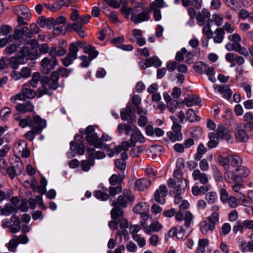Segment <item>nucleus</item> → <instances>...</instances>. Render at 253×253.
<instances>
[{
  "label": "nucleus",
  "mask_w": 253,
  "mask_h": 253,
  "mask_svg": "<svg viewBox=\"0 0 253 253\" xmlns=\"http://www.w3.org/2000/svg\"><path fill=\"white\" fill-rule=\"evenodd\" d=\"M228 46H230V47H228V51H229L233 50L235 51L245 57H248L249 55V50L245 47L242 46L241 44L233 48L231 47V45H228Z\"/></svg>",
  "instance_id": "cd10ccee"
},
{
  "label": "nucleus",
  "mask_w": 253,
  "mask_h": 253,
  "mask_svg": "<svg viewBox=\"0 0 253 253\" xmlns=\"http://www.w3.org/2000/svg\"><path fill=\"white\" fill-rule=\"evenodd\" d=\"M33 33L26 27L18 26L14 30V34L11 35L12 41H16L22 43V40L25 36L27 38L31 39L33 37Z\"/></svg>",
  "instance_id": "423d86ee"
},
{
  "label": "nucleus",
  "mask_w": 253,
  "mask_h": 253,
  "mask_svg": "<svg viewBox=\"0 0 253 253\" xmlns=\"http://www.w3.org/2000/svg\"><path fill=\"white\" fill-rule=\"evenodd\" d=\"M145 65L146 67L155 66L156 68L160 67L162 62L157 56H153L152 58H147Z\"/></svg>",
  "instance_id": "c85d7f7f"
},
{
  "label": "nucleus",
  "mask_w": 253,
  "mask_h": 253,
  "mask_svg": "<svg viewBox=\"0 0 253 253\" xmlns=\"http://www.w3.org/2000/svg\"><path fill=\"white\" fill-rule=\"evenodd\" d=\"M211 188V186L210 185H204L199 187L198 185L195 184L192 187L191 191L193 195L200 196L206 194Z\"/></svg>",
  "instance_id": "a211bd4d"
},
{
  "label": "nucleus",
  "mask_w": 253,
  "mask_h": 253,
  "mask_svg": "<svg viewBox=\"0 0 253 253\" xmlns=\"http://www.w3.org/2000/svg\"><path fill=\"white\" fill-rule=\"evenodd\" d=\"M18 56L24 58L26 56H28L31 59L34 58L33 55L30 53V48L27 46H24L21 48Z\"/></svg>",
  "instance_id": "5fc2aeb1"
},
{
  "label": "nucleus",
  "mask_w": 253,
  "mask_h": 253,
  "mask_svg": "<svg viewBox=\"0 0 253 253\" xmlns=\"http://www.w3.org/2000/svg\"><path fill=\"white\" fill-rule=\"evenodd\" d=\"M134 200V197L132 194L123 192L119 196L117 201H112V206H118L122 208H125L129 203H132Z\"/></svg>",
  "instance_id": "9d476101"
},
{
  "label": "nucleus",
  "mask_w": 253,
  "mask_h": 253,
  "mask_svg": "<svg viewBox=\"0 0 253 253\" xmlns=\"http://www.w3.org/2000/svg\"><path fill=\"white\" fill-rule=\"evenodd\" d=\"M187 119L190 122L199 121L200 118L196 115L194 111L192 109H189L187 113Z\"/></svg>",
  "instance_id": "603ef678"
},
{
  "label": "nucleus",
  "mask_w": 253,
  "mask_h": 253,
  "mask_svg": "<svg viewBox=\"0 0 253 253\" xmlns=\"http://www.w3.org/2000/svg\"><path fill=\"white\" fill-rule=\"evenodd\" d=\"M34 106L30 101H28L25 104H18L16 105V110L22 113L33 111Z\"/></svg>",
  "instance_id": "5701e85b"
},
{
  "label": "nucleus",
  "mask_w": 253,
  "mask_h": 253,
  "mask_svg": "<svg viewBox=\"0 0 253 253\" xmlns=\"http://www.w3.org/2000/svg\"><path fill=\"white\" fill-rule=\"evenodd\" d=\"M207 65L203 62H196L193 65V69L196 72L200 74H204L206 72Z\"/></svg>",
  "instance_id": "37998d69"
},
{
  "label": "nucleus",
  "mask_w": 253,
  "mask_h": 253,
  "mask_svg": "<svg viewBox=\"0 0 253 253\" xmlns=\"http://www.w3.org/2000/svg\"><path fill=\"white\" fill-rule=\"evenodd\" d=\"M127 159V154L126 152H123L121 154V159H117L115 162V167L121 170H123L126 169V160Z\"/></svg>",
  "instance_id": "b1692460"
},
{
  "label": "nucleus",
  "mask_w": 253,
  "mask_h": 253,
  "mask_svg": "<svg viewBox=\"0 0 253 253\" xmlns=\"http://www.w3.org/2000/svg\"><path fill=\"white\" fill-rule=\"evenodd\" d=\"M211 225H214L215 227V225L219 222V214L217 212H213L211 215L208 217V221Z\"/></svg>",
  "instance_id": "864d4df0"
},
{
  "label": "nucleus",
  "mask_w": 253,
  "mask_h": 253,
  "mask_svg": "<svg viewBox=\"0 0 253 253\" xmlns=\"http://www.w3.org/2000/svg\"><path fill=\"white\" fill-rule=\"evenodd\" d=\"M70 26V24L66 25L65 24L59 25L56 26V27L54 28V32H59L60 33L65 34Z\"/></svg>",
  "instance_id": "69168bd1"
},
{
  "label": "nucleus",
  "mask_w": 253,
  "mask_h": 253,
  "mask_svg": "<svg viewBox=\"0 0 253 253\" xmlns=\"http://www.w3.org/2000/svg\"><path fill=\"white\" fill-rule=\"evenodd\" d=\"M133 240L135 241L138 246L142 248L146 245V241L144 238H142L138 234H133L132 236Z\"/></svg>",
  "instance_id": "0e129e2a"
},
{
  "label": "nucleus",
  "mask_w": 253,
  "mask_h": 253,
  "mask_svg": "<svg viewBox=\"0 0 253 253\" xmlns=\"http://www.w3.org/2000/svg\"><path fill=\"white\" fill-rule=\"evenodd\" d=\"M165 6H168V5H164V1L163 0H155L150 3V8L149 9L151 10L159 9V8Z\"/></svg>",
  "instance_id": "8fccbe9b"
},
{
  "label": "nucleus",
  "mask_w": 253,
  "mask_h": 253,
  "mask_svg": "<svg viewBox=\"0 0 253 253\" xmlns=\"http://www.w3.org/2000/svg\"><path fill=\"white\" fill-rule=\"evenodd\" d=\"M164 98L165 100L167 102V108L168 110L173 113L176 108L178 107L179 103L176 100L171 99L170 96L167 93L164 94Z\"/></svg>",
  "instance_id": "6ab92c4d"
},
{
  "label": "nucleus",
  "mask_w": 253,
  "mask_h": 253,
  "mask_svg": "<svg viewBox=\"0 0 253 253\" xmlns=\"http://www.w3.org/2000/svg\"><path fill=\"white\" fill-rule=\"evenodd\" d=\"M122 190V184L117 185H111L109 189V196L115 197L117 194H119Z\"/></svg>",
  "instance_id": "de8ad7c7"
},
{
  "label": "nucleus",
  "mask_w": 253,
  "mask_h": 253,
  "mask_svg": "<svg viewBox=\"0 0 253 253\" xmlns=\"http://www.w3.org/2000/svg\"><path fill=\"white\" fill-rule=\"evenodd\" d=\"M200 99L195 96H190L186 97L183 103L187 107H191L193 105H197L200 103Z\"/></svg>",
  "instance_id": "473e14b6"
},
{
  "label": "nucleus",
  "mask_w": 253,
  "mask_h": 253,
  "mask_svg": "<svg viewBox=\"0 0 253 253\" xmlns=\"http://www.w3.org/2000/svg\"><path fill=\"white\" fill-rule=\"evenodd\" d=\"M229 161L232 166L238 167L241 166L243 160L241 157L238 155H229Z\"/></svg>",
  "instance_id": "a18cd8bd"
},
{
  "label": "nucleus",
  "mask_w": 253,
  "mask_h": 253,
  "mask_svg": "<svg viewBox=\"0 0 253 253\" xmlns=\"http://www.w3.org/2000/svg\"><path fill=\"white\" fill-rule=\"evenodd\" d=\"M202 32L207 37L208 39H211L213 36V32L211 31V26L209 23H207L204 26Z\"/></svg>",
  "instance_id": "680f3d73"
},
{
  "label": "nucleus",
  "mask_w": 253,
  "mask_h": 253,
  "mask_svg": "<svg viewBox=\"0 0 253 253\" xmlns=\"http://www.w3.org/2000/svg\"><path fill=\"white\" fill-rule=\"evenodd\" d=\"M125 176L122 174H113L110 177L109 181L111 185H117L121 184L122 182L124 180Z\"/></svg>",
  "instance_id": "c756f323"
},
{
  "label": "nucleus",
  "mask_w": 253,
  "mask_h": 253,
  "mask_svg": "<svg viewBox=\"0 0 253 253\" xmlns=\"http://www.w3.org/2000/svg\"><path fill=\"white\" fill-rule=\"evenodd\" d=\"M22 90L26 98L33 99L36 95L35 91L33 89H30L29 85L27 84H24L23 85Z\"/></svg>",
  "instance_id": "79ce46f5"
},
{
  "label": "nucleus",
  "mask_w": 253,
  "mask_h": 253,
  "mask_svg": "<svg viewBox=\"0 0 253 253\" xmlns=\"http://www.w3.org/2000/svg\"><path fill=\"white\" fill-rule=\"evenodd\" d=\"M231 174L234 175V182H239L249 175L250 170L246 167L241 166L233 170Z\"/></svg>",
  "instance_id": "f8f14e48"
},
{
  "label": "nucleus",
  "mask_w": 253,
  "mask_h": 253,
  "mask_svg": "<svg viewBox=\"0 0 253 253\" xmlns=\"http://www.w3.org/2000/svg\"><path fill=\"white\" fill-rule=\"evenodd\" d=\"M192 177L194 180H198L203 185H207L209 183V179L207 174L196 169L192 173Z\"/></svg>",
  "instance_id": "f3484780"
},
{
  "label": "nucleus",
  "mask_w": 253,
  "mask_h": 253,
  "mask_svg": "<svg viewBox=\"0 0 253 253\" xmlns=\"http://www.w3.org/2000/svg\"><path fill=\"white\" fill-rule=\"evenodd\" d=\"M205 198L209 204H212L217 200V196L215 192L211 191L206 193Z\"/></svg>",
  "instance_id": "09e8293b"
},
{
  "label": "nucleus",
  "mask_w": 253,
  "mask_h": 253,
  "mask_svg": "<svg viewBox=\"0 0 253 253\" xmlns=\"http://www.w3.org/2000/svg\"><path fill=\"white\" fill-rule=\"evenodd\" d=\"M107 189L106 188L104 191L96 190L93 192V195L97 199L101 201H106L109 198V195L107 193Z\"/></svg>",
  "instance_id": "c03bdc74"
},
{
  "label": "nucleus",
  "mask_w": 253,
  "mask_h": 253,
  "mask_svg": "<svg viewBox=\"0 0 253 253\" xmlns=\"http://www.w3.org/2000/svg\"><path fill=\"white\" fill-rule=\"evenodd\" d=\"M79 58L82 61L81 64V67L87 68L89 66L91 61H90V59L86 56L82 55L79 57Z\"/></svg>",
  "instance_id": "774afa93"
},
{
  "label": "nucleus",
  "mask_w": 253,
  "mask_h": 253,
  "mask_svg": "<svg viewBox=\"0 0 253 253\" xmlns=\"http://www.w3.org/2000/svg\"><path fill=\"white\" fill-rule=\"evenodd\" d=\"M94 148H88L87 152L88 156L87 157L86 160H83L81 162V167L82 170L84 171H87L90 169V167L94 165Z\"/></svg>",
  "instance_id": "ddd939ff"
},
{
  "label": "nucleus",
  "mask_w": 253,
  "mask_h": 253,
  "mask_svg": "<svg viewBox=\"0 0 253 253\" xmlns=\"http://www.w3.org/2000/svg\"><path fill=\"white\" fill-rule=\"evenodd\" d=\"M146 133L147 135L153 136L155 135L159 137L164 135L165 131L159 127H146Z\"/></svg>",
  "instance_id": "2f4dec72"
},
{
  "label": "nucleus",
  "mask_w": 253,
  "mask_h": 253,
  "mask_svg": "<svg viewBox=\"0 0 253 253\" xmlns=\"http://www.w3.org/2000/svg\"><path fill=\"white\" fill-rule=\"evenodd\" d=\"M12 43L9 44L4 49V51L6 54H12L15 52L17 51V49L19 48V46L21 45L17 42L13 41Z\"/></svg>",
  "instance_id": "f704fd0d"
},
{
  "label": "nucleus",
  "mask_w": 253,
  "mask_h": 253,
  "mask_svg": "<svg viewBox=\"0 0 253 253\" xmlns=\"http://www.w3.org/2000/svg\"><path fill=\"white\" fill-rule=\"evenodd\" d=\"M33 121L37 126H46V121L41 118L39 115H36L33 118Z\"/></svg>",
  "instance_id": "e2e57ef3"
},
{
  "label": "nucleus",
  "mask_w": 253,
  "mask_h": 253,
  "mask_svg": "<svg viewBox=\"0 0 253 253\" xmlns=\"http://www.w3.org/2000/svg\"><path fill=\"white\" fill-rule=\"evenodd\" d=\"M151 181L145 178H140L136 180L135 186L139 191H144L151 185Z\"/></svg>",
  "instance_id": "412c9836"
},
{
  "label": "nucleus",
  "mask_w": 253,
  "mask_h": 253,
  "mask_svg": "<svg viewBox=\"0 0 253 253\" xmlns=\"http://www.w3.org/2000/svg\"><path fill=\"white\" fill-rule=\"evenodd\" d=\"M83 27L78 22L74 23L71 25V28L75 31L78 35L82 38H84L86 36L85 32L83 30Z\"/></svg>",
  "instance_id": "49530a36"
},
{
  "label": "nucleus",
  "mask_w": 253,
  "mask_h": 253,
  "mask_svg": "<svg viewBox=\"0 0 253 253\" xmlns=\"http://www.w3.org/2000/svg\"><path fill=\"white\" fill-rule=\"evenodd\" d=\"M218 161L219 164L223 167L225 171L229 170L230 169V166L229 165V163H230L229 155L225 157L219 155L218 156Z\"/></svg>",
  "instance_id": "58836bf2"
},
{
  "label": "nucleus",
  "mask_w": 253,
  "mask_h": 253,
  "mask_svg": "<svg viewBox=\"0 0 253 253\" xmlns=\"http://www.w3.org/2000/svg\"><path fill=\"white\" fill-rule=\"evenodd\" d=\"M18 244L19 243L17 242V240H16V238L13 237V238L9 241L7 247L9 251L15 252Z\"/></svg>",
  "instance_id": "6e6d98bb"
},
{
  "label": "nucleus",
  "mask_w": 253,
  "mask_h": 253,
  "mask_svg": "<svg viewBox=\"0 0 253 253\" xmlns=\"http://www.w3.org/2000/svg\"><path fill=\"white\" fill-rule=\"evenodd\" d=\"M213 224L211 225L207 221H204L200 224V229L203 234H207L209 231H212L214 229Z\"/></svg>",
  "instance_id": "c9c22d12"
},
{
  "label": "nucleus",
  "mask_w": 253,
  "mask_h": 253,
  "mask_svg": "<svg viewBox=\"0 0 253 253\" xmlns=\"http://www.w3.org/2000/svg\"><path fill=\"white\" fill-rule=\"evenodd\" d=\"M193 219V215L189 211H186L184 218V226H180L179 229L176 231V237L178 239L184 240L190 234L192 229L190 225Z\"/></svg>",
  "instance_id": "39448f33"
},
{
  "label": "nucleus",
  "mask_w": 253,
  "mask_h": 253,
  "mask_svg": "<svg viewBox=\"0 0 253 253\" xmlns=\"http://www.w3.org/2000/svg\"><path fill=\"white\" fill-rule=\"evenodd\" d=\"M241 248L244 252H253V241L248 243L246 242H243L241 245Z\"/></svg>",
  "instance_id": "052dcab7"
},
{
  "label": "nucleus",
  "mask_w": 253,
  "mask_h": 253,
  "mask_svg": "<svg viewBox=\"0 0 253 253\" xmlns=\"http://www.w3.org/2000/svg\"><path fill=\"white\" fill-rule=\"evenodd\" d=\"M85 53L88 54V58L90 61H92L98 55V52L95 49V48L91 45H87V48L84 50Z\"/></svg>",
  "instance_id": "4c0bfd02"
},
{
  "label": "nucleus",
  "mask_w": 253,
  "mask_h": 253,
  "mask_svg": "<svg viewBox=\"0 0 253 253\" xmlns=\"http://www.w3.org/2000/svg\"><path fill=\"white\" fill-rule=\"evenodd\" d=\"M213 41L216 43H220L224 38L225 32L221 28H217L214 31Z\"/></svg>",
  "instance_id": "7c9ffc66"
},
{
  "label": "nucleus",
  "mask_w": 253,
  "mask_h": 253,
  "mask_svg": "<svg viewBox=\"0 0 253 253\" xmlns=\"http://www.w3.org/2000/svg\"><path fill=\"white\" fill-rule=\"evenodd\" d=\"M16 209L10 204H6L3 207V211L1 215L8 216L15 211Z\"/></svg>",
  "instance_id": "3c124183"
},
{
  "label": "nucleus",
  "mask_w": 253,
  "mask_h": 253,
  "mask_svg": "<svg viewBox=\"0 0 253 253\" xmlns=\"http://www.w3.org/2000/svg\"><path fill=\"white\" fill-rule=\"evenodd\" d=\"M211 169L214 180L217 182H221L223 180V177L218 167L215 165H212L211 166Z\"/></svg>",
  "instance_id": "a19ab883"
},
{
  "label": "nucleus",
  "mask_w": 253,
  "mask_h": 253,
  "mask_svg": "<svg viewBox=\"0 0 253 253\" xmlns=\"http://www.w3.org/2000/svg\"><path fill=\"white\" fill-rule=\"evenodd\" d=\"M79 48L77 47L75 42H72L70 44L69 52L66 56L61 60L62 63L66 67L72 64L74 61L77 58Z\"/></svg>",
  "instance_id": "6e6552de"
},
{
  "label": "nucleus",
  "mask_w": 253,
  "mask_h": 253,
  "mask_svg": "<svg viewBox=\"0 0 253 253\" xmlns=\"http://www.w3.org/2000/svg\"><path fill=\"white\" fill-rule=\"evenodd\" d=\"M212 18L214 24L217 26H220L223 23V18L219 14H212Z\"/></svg>",
  "instance_id": "338daca9"
},
{
  "label": "nucleus",
  "mask_w": 253,
  "mask_h": 253,
  "mask_svg": "<svg viewBox=\"0 0 253 253\" xmlns=\"http://www.w3.org/2000/svg\"><path fill=\"white\" fill-rule=\"evenodd\" d=\"M57 64L56 57H51L50 58L45 57L41 62V71L42 73L48 75Z\"/></svg>",
  "instance_id": "1a4fd4ad"
},
{
  "label": "nucleus",
  "mask_w": 253,
  "mask_h": 253,
  "mask_svg": "<svg viewBox=\"0 0 253 253\" xmlns=\"http://www.w3.org/2000/svg\"><path fill=\"white\" fill-rule=\"evenodd\" d=\"M162 228V225L158 221L152 222L148 227H145L144 232L147 234L150 235L153 232H158Z\"/></svg>",
  "instance_id": "393cba45"
},
{
  "label": "nucleus",
  "mask_w": 253,
  "mask_h": 253,
  "mask_svg": "<svg viewBox=\"0 0 253 253\" xmlns=\"http://www.w3.org/2000/svg\"><path fill=\"white\" fill-rule=\"evenodd\" d=\"M181 127H172V130L167 132V136L169 139L172 141H180L182 139V134L181 132Z\"/></svg>",
  "instance_id": "dca6fc26"
},
{
  "label": "nucleus",
  "mask_w": 253,
  "mask_h": 253,
  "mask_svg": "<svg viewBox=\"0 0 253 253\" xmlns=\"http://www.w3.org/2000/svg\"><path fill=\"white\" fill-rule=\"evenodd\" d=\"M228 38L229 40L231 42H232L233 43L229 42L227 44H226L225 47L227 50L228 48V45H231V47L233 48L241 44L240 42H241V37L237 33H234L231 35H230ZM229 47H230V46H229Z\"/></svg>",
  "instance_id": "4be33fe9"
},
{
  "label": "nucleus",
  "mask_w": 253,
  "mask_h": 253,
  "mask_svg": "<svg viewBox=\"0 0 253 253\" xmlns=\"http://www.w3.org/2000/svg\"><path fill=\"white\" fill-rule=\"evenodd\" d=\"M59 79V75L57 72H53L50 77H43L41 80L42 85L38 89V97L40 98L46 94L51 95L49 89L55 90L58 87Z\"/></svg>",
  "instance_id": "f03ea898"
},
{
  "label": "nucleus",
  "mask_w": 253,
  "mask_h": 253,
  "mask_svg": "<svg viewBox=\"0 0 253 253\" xmlns=\"http://www.w3.org/2000/svg\"><path fill=\"white\" fill-rule=\"evenodd\" d=\"M41 79V75L39 72H35L33 73L30 84L33 87H36L38 83Z\"/></svg>",
  "instance_id": "bf43d9fd"
},
{
  "label": "nucleus",
  "mask_w": 253,
  "mask_h": 253,
  "mask_svg": "<svg viewBox=\"0 0 253 253\" xmlns=\"http://www.w3.org/2000/svg\"><path fill=\"white\" fill-rule=\"evenodd\" d=\"M42 131V127H32V130L25 134L26 137L30 141L34 140L35 136L40 134Z\"/></svg>",
  "instance_id": "e433bc0d"
},
{
  "label": "nucleus",
  "mask_w": 253,
  "mask_h": 253,
  "mask_svg": "<svg viewBox=\"0 0 253 253\" xmlns=\"http://www.w3.org/2000/svg\"><path fill=\"white\" fill-rule=\"evenodd\" d=\"M236 138L240 142H246L249 138L248 135L243 128L238 129L235 133Z\"/></svg>",
  "instance_id": "ea45409f"
},
{
  "label": "nucleus",
  "mask_w": 253,
  "mask_h": 253,
  "mask_svg": "<svg viewBox=\"0 0 253 253\" xmlns=\"http://www.w3.org/2000/svg\"><path fill=\"white\" fill-rule=\"evenodd\" d=\"M126 135H130L131 136V144H133V145L136 142L143 143L144 142V138L138 129V127L127 130Z\"/></svg>",
  "instance_id": "4468645a"
},
{
  "label": "nucleus",
  "mask_w": 253,
  "mask_h": 253,
  "mask_svg": "<svg viewBox=\"0 0 253 253\" xmlns=\"http://www.w3.org/2000/svg\"><path fill=\"white\" fill-rule=\"evenodd\" d=\"M85 139L90 145H93L95 148H102L104 144L101 140L98 139L97 133L95 132L94 127H86L85 130Z\"/></svg>",
  "instance_id": "0eeeda50"
},
{
  "label": "nucleus",
  "mask_w": 253,
  "mask_h": 253,
  "mask_svg": "<svg viewBox=\"0 0 253 253\" xmlns=\"http://www.w3.org/2000/svg\"><path fill=\"white\" fill-rule=\"evenodd\" d=\"M27 142L25 140H20L17 141L14 147L15 151H17L18 153H20L22 151H23L24 149L27 146Z\"/></svg>",
  "instance_id": "4d7b16f0"
},
{
  "label": "nucleus",
  "mask_w": 253,
  "mask_h": 253,
  "mask_svg": "<svg viewBox=\"0 0 253 253\" xmlns=\"http://www.w3.org/2000/svg\"><path fill=\"white\" fill-rule=\"evenodd\" d=\"M210 16L211 13L207 9L205 8L202 9L196 15V18L197 21V24L201 26L204 25L206 19L209 18Z\"/></svg>",
  "instance_id": "aec40b11"
},
{
  "label": "nucleus",
  "mask_w": 253,
  "mask_h": 253,
  "mask_svg": "<svg viewBox=\"0 0 253 253\" xmlns=\"http://www.w3.org/2000/svg\"><path fill=\"white\" fill-rule=\"evenodd\" d=\"M139 117L138 120V125L139 126H152L151 125H148V121L147 117L145 116V114H139Z\"/></svg>",
  "instance_id": "13d9d810"
},
{
  "label": "nucleus",
  "mask_w": 253,
  "mask_h": 253,
  "mask_svg": "<svg viewBox=\"0 0 253 253\" xmlns=\"http://www.w3.org/2000/svg\"><path fill=\"white\" fill-rule=\"evenodd\" d=\"M208 137L209 141L207 143V146L210 149L216 147L219 143V139H225L228 142H231L233 140L230 132L227 127H218L213 132H210Z\"/></svg>",
  "instance_id": "7ed1b4c3"
},
{
  "label": "nucleus",
  "mask_w": 253,
  "mask_h": 253,
  "mask_svg": "<svg viewBox=\"0 0 253 253\" xmlns=\"http://www.w3.org/2000/svg\"><path fill=\"white\" fill-rule=\"evenodd\" d=\"M187 181L185 179H181L177 182L172 178H170L168 181V185L169 188L172 189L171 193L174 196V202L175 204H179L181 202L185 188L187 187Z\"/></svg>",
  "instance_id": "20e7f679"
},
{
  "label": "nucleus",
  "mask_w": 253,
  "mask_h": 253,
  "mask_svg": "<svg viewBox=\"0 0 253 253\" xmlns=\"http://www.w3.org/2000/svg\"><path fill=\"white\" fill-rule=\"evenodd\" d=\"M141 103V98L139 95H133L131 98V102H128L124 109L121 110L120 112L121 118L124 121L130 120V122H135V116L133 113V110L137 114H146V110L143 109L140 106Z\"/></svg>",
  "instance_id": "f257e3e1"
},
{
  "label": "nucleus",
  "mask_w": 253,
  "mask_h": 253,
  "mask_svg": "<svg viewBox=\"0 0 253 253\" xmlns=\"http://www.w3.org/2000/svg\"><path fill=\"white\" fill-rule=\"evenodd\" d=\"M168 194V189L165 185H162L154 193L155 200L161 204L165 203V197Z\"/></svg>",
  "instance_id": "2eb2a0df"
},
{
  "label": "nucleus",
  "mask_w": 253,
  "mask_h": 253,
  "mask_svg": "<svg viewBox=\"0 0 253 253\" xmlns=\"http://www.w3.org/2000/svg\"><path fill=\"white\" fill-rule=\"evenodd\" d=\"M27 59L18 56V57H12L10 59V66L13 69H17L19 64H24L26 63Z\"/></svg>",
  "instance_id": "a878e982"
},
{
  "label": "nucleus",
  "mask_w": 253,
  "mask_h": 253,
  "mask_svg": "<svg viewBox=\"0 0 253 253\" xmlns=\"http://www.w3.org/2000/svg\"><path fill=\"white\" fill-rule=\"evenodd\" d=\"M218 91L223 95V96L229 99L232 96V92L228 85L223 84L219 86Z\"/></svg>",
  "instance_id": "bb28decb"
},
{
  "label": "nucleus",
  "mask_w": 253,
  "mask_h": 253,
  "mask_svg": "<svg viewBox=\"0 0 253 253\" xmlns=\"http://www.w3.org/2000/svg\"><path fill=\"white\" fill-rule=\"evenodd\" d=\"M137 11L132 13L130 19L135 24H138L143 22L148 21L150 17V13L151 10L146 7L143 9V11L140 13H137Z\"/></svg>",
  "instance_id": "9b49d317"
},
{
  "label": "nucleus",
  "mask_w": 253,
  "mask_h": 253,
  "mask_svg": "<svg viewBox=\"0 0 253 253\" xmlns=\"http://www.w3.org/2000/svg\"><path fill=\"white\" fill-rule=\"evenodd\" d=\"M114 208L112 209L111 211V217L114 219H117L119 218L123 217L124 214L123 210L122 208L118 206H113Z\"/></svg>",
  "instance_id": "72a5a7b5"
}]
</instances>
